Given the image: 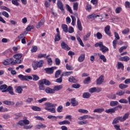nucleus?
<instances>
[{
	"mask_svg": "<svg viewBox=\"0 0 130 130\" xmlns=\"http://www.w3.org/2000/svg\"><path fill=\"white\" fill-rule=\"evenodd\" d=\"M45 110H47L49 112H51V113H55V112H56L55 108L53 107L57 106V104L47 102L45 103Z\"/></svg>",
	"mask_w": 130,
	"mask_h": 130,
	"instance_id": "1",
	"label": "nucleus"
},
{
	"mask_svg": "<svg viewBox=\"0 0 130 130\" xmlns=\"http://www.w3.org/2000/svg\"><path fill=\"white\" fill-rule=\"evenodd\" d=\"M0 90H2V92L5 93L7 92H9L10 95H15V93L14 92V89H13V87L11 86H9L7 84H3L0 86Z\"/></svg>",
	"mask_w": 130,
	"mask_h": 130,
	"instance_id": "2",
	"label": "nucleus"
},
{
	"mask_svg": "<svg viewBox=\"0 0 130 130\" xmlns=\"http://www.w3.org/2000/svg\"><path fill=\"white\" fill-rule=\"evenodd\" d=\"M94 47H100V50L102 51L103 53H106L109 51V49L103 45V42H97L94 44Z\"/></svg>",
	"mask_w": 130,
	"mask_h": 130,
	"instance_id": "3",
	"label": "nucleus"
},
{
	"mask_svg": "<svg viewBox=\"0 0 130 130\" xmlns=\"http://www.w3.org/2000/svg\"><path fill=\"white\" fill-rule=\"evenodd\" d=\"M44 64V61L40 60L38 61H34L32 63V67L34 71H36L38 68H42Z\"/></svg>",
	"mask_w": 130,
	"mask_h": 130,
	"instance_id": "4",
	"label": "nucleus"
},
{
	"mask_svg": "<svg viewBox=\"0 0 130 130\" xmlns=\"http://www.w3.org/2000/svg\"><path fill=\"white\" fill-rule=\"evenodd\" d=\"M115 39L113 41V47L114 49H116V44L117 43V40L120 39L119 35L117 32H114Z\"/></svg>",
	"mask_w": 130,
	"mask_h": 130,
	"instance_id": "5",
	"label": "nucleus"
},
{
	"mask_svg": "<svg viewBox=\"0 0 130 130\" xmlns=\"http://www.w3.org/2000/svg\"><path fill=\"white\" fill-rule=\"evenodd\" d=\"M4 66H9V64H12L15 66V62H14V59L13 58H10L6 59L3 61Z\"/></svg>",
	"mask_w": 130,
	"mask_h": 130,
	"instance_id": "6",
	"label": "nucleus"
},
{
	"mask_svg": "<svg viewBox=\"0 0 130 130\" xmlns=\"http://www.w3.org/2000/svg\"><path fill=\"white\" fill-rule=\"evenodd\" d=\"M18 77L21 81H28V80H32V77L28 75L24 76L22 74H20Z\"/></svg>",
	"mask_w": 130,
	"mask_h": 130,
	"instance_id": "7",
	"label": "nucleus"
},
{
	"mask_svg": "<svg viewBox=\"0 0 130 130\" xmlns=\"http://www.w3.org/2000/svg\"><path fill=\"white\" fill-rule=\"evenodd\" d=\"M55 69H56L55 67L47 68L44 69V71H45L46 74H48V75H52V74L54 73V70H55Z\"/></svg>",
	"mask_w": 130,
	"mask_h": 130,
	"instance_id": "8",
	"label": "nucleus"
},
{
	"mask_svg": "<svg viewBox=\"0 0 130 130\" xmlns=\"http://www.w3.org/2000/svg\"><path fill=\"white\" fill-rule=\"evenodd\" d=\"M104 82V75H101L98 79H96V84L101 85Z\"/></svg>",
	"mask_w": 130,
	"mask_h": 130,
	"instance_id": "9",
	"label": "nucleus"
},
{
	"mask_svg": "<svg viewBox=\"0 0 130 130\" xmlns=\"http://www.w3.org/2000/svg\"><path fill=\"white\" fill-rule=\"evenodd\" d=\"M61 47L62 49L64 50H67L69 51V50H71V48L69 47V45L67 44L64 42H62L61 43Z\"/></svg>",
	"mask_w": 130,
	"mask_h": 130,
	"instance_id": "10",
	"label": "nucleus"
},
{
	"mask_svg": "<svg viewBox=\"0 0 130 130\" xmlns=\"http://www.w3.org/2000/svg\"><path fill=\"white\" fill-rule=\"evenodd\" d=\"M25 86H15V92L18 93V94H22L23 92V88H25Z\"/></svg>",
	"mask_w": 130,
	"mask_h": 130,
	"instance_id": "11",
	"label": "nucleus"
},
{
	"mask_svg": "<svg viewBox=\"0 0 130 130\" xmlns=\"http://www.w3.org/2000/svg\"><path fill=\"white\" fill-rule=\"evenodd\" d=\"M88 118H91V119H94L95 117H92L89 115H85L78 118V120H83V119H87Z\"/></svg>",
	"mask_w": 130,
	"mask_h": 130,
	"instance_id": "12",
	"label": "nucleus"
},
{
	"mask_svg": "<svg viewBox=\"0 0 130 130\" xmlns=\"http://www.w3.org/2000/svg\"><path fill=\"white\" fill-rule=\"evenodd\" d=\"M57 6L58 9L61 11V12H63V11H64V9H63V4H62L61 1H58L57 3Z\"/></svg>",
	"mask_w": 130,
	"mask_h": 130,
	"instance_id": "13",
	"label": "nucleus"
},
{
	"mask_svg": "<svg viewBox=\"0 0 130 130\" xmlns=\"http://www.w3.org/2000/svg\"><path fill=\"white\" fill-rule=\"evenodd\" d=\"M40 81L42 82L43 85H45V86H50L51 85V82L46 79H41Z\"/></svg>",
	"mask_w": 130,
	"mask_h": 130,
	"instance_id": "14",
	"label": "nucleus"
},
{
	"mask_svg": "<svg viewBox=\"0 0 130 130\" xmlns=\"http://www.w3.org/2000/svg\"><path fill=\"white\" fill-rule=\"evenodd\" d=\"M105 32L107 35L108 36L111 37V32H110V25H107L105 27Z\"/></svg>",
	"mask_w": 130,
	"mask_h": 130,
	"instance_id": "15",
	"label": "nucleus"
},
{
	"mask_svg": "<svg viewBox=\"0 0 130 130\" xmlns=\"http://www.w3.org/2000/svg\"><path fill=\"white\" fill-rule=\"evenodd\" d=\"M77 28L79 31L83 30V26H82V22H81V20L80 18H78L77 19Z\"/></svg>",
	"mask_w": 130,
	"mask_h": 130,
	"instance_id": "16",
	"label": "nucleus"
},
{
	"mask_svg": "<svg viewBox=\"0 0 130 130\" xmlns=\"http://www.w3.org/2000/svg\"><path fill=\"white\" fill-rule=\"evenodd\" d=\"M129 116V113L127 112L125 113L123 117L121 116V122H123V121H125L128 118V117Z\"/></svg>",
	"mask_w": 130,
	"mask_h": 130,
	"instance_id": "17",
	"label": "nucleus"
},
{
	"mask_svg": "<svg viewBox=\"0 0 130 130\" xmlns=\"http://www.w3.org/2000/svg\"><path fill=\"white\" fill-rule=\"evenodd\" d=\"M45 91L47 94H54V90L50 87H47L45 89Z\"/></svg>",
	"mask_w": 130,
	"mask_h": 130,
	"instance_id": "18",
	"label": "nucleus"
},
{
	"mask_svg": "<svg viewBox=\"0 0 130 130\" xmlns=\"http://www.w3.org/2000/svg\"><path fill=\"white\" fill-rule=\"evenodd\" d=\"M105 110L103 108H97L94 110L93 112L94 113H102V112H104Z\"/></svg>",
	"mask_w": 130,
	"mask_h": 130,
	"instance_id": "19",
	"label": "nucleus"
},
{
	"mask_svg": "<svg viewBox=\"0 0 130 130\" xmlns=\"http://www.w3.org/2000/svg\"><path fill=\"white\" fill-rule=\"evenodd\" d=\"M117 108H113L109 109H107L105 110L106 113H115V111H116Z\"/></svg>",
	"mask_w": 130,
	"mask_h": 130,
	"instance_id": "20",
	"label": "nucleus"
},
{
	"mask_svg": "<svg viewBox=\"0 0 130 130\" xmlns=\"http://www.w3.org/2000/svg\"><path fill=\"white\" fill-rule=\"evenodd\" d=\"M119 121L121 122V117L120 116L117 117L115 119H114L112 124H116L117 123H118L119 122Z\"/></svg>",
	"mask_w": 130,
	"mask_h": 130,
	"instance_id": "21",
	"label": "nucleus"
},
{
	"mask_svg": "<svg viewBox=\"0 0 130 130\" xmlns=\"http://www.w3.org/2000/svg\"><path fill=\"white\" fill-rule=\"evenodd\" d=\"M69 82H70V83H76L78 82V80H77V79H76L75 77L70 76L69 79Z\"/></svg>",
	"mask_w": 130,
	"mask_h": 130,
	"instance_id": "22",
	"label": "nucleus"
},
{
	"mask_svg": "<svg viewBox=\"0 0 130 130\" xmlns=\"http://www.w3.org/2000/svg\"><path fill=\"white\" fill-rule=\"evenodd\" d=\"M90 36H91V31H88L86 35L83 36V40L84 41H88Z\"/></svg>",
	"mask_w": 130,
	"mask_h": 130,
	"instance_id": "23",
	"label": "nucleus"
},
{
	"mask_svg": "<svg viewBox=\"0 0 130 130\" xmlns=\"http://www.w3.org/2000/svg\"><path fill=\"white\" fill-rule=\"evenodd\" d=\"M39 89L40 90H45V86H44V84H43L40 80L39 81Z\"/></svg>",
	"mask_w": 130,
	"mask_h": 130,
	"instance_id": "24",
	"label": "nucleus"
},
{
	"mask_svg": "<svg viewBox=\"0 0 130 130\" xmlns=\"http://www.w3.org/2000/svg\"><path fill=\"white\" fill-rule=\"evenodd\" d=\"M119 60H120V61H128V60H129L130 58L129 57L127 56H124L123 57H121L119 58Z\"/></svg>",
	"mask_w": 130,
	"mask_h": 130,
	"instance_id": "25",
	"label": "nucleus"
},
{
	"mask_svg": "<svg viewBox=\"0 0 130 130\" xmlns=\"http://www.w3.org/2000/svg\"><path fill=\"white\" fill-rule=\"evenodd\" d=\"M61 89H62V85H55L53 88L54 92L55 93V91H59Z\"/></svg>",
	"mask_w": 130,
	"mask_h": 130,
	"instance_id": "26",
	"label": "nucleus"
},
{
	"mask_svg": "<svg viewBox=\"0 0 130 130\" xmlns=\"http://www.w3.org/2000/svg\"><path fill=\"white\" fill-rule=\"evenodd\" d=\"M44 18L42 19L38 23V24H37L36 25V28L37 29H39V28H40V27H41L42 26V25H43V24H44Z\"/></svg>",
	"mask_w": 130,
	"mask_h": 130,
	"instance_id": "27",
	"label": "nucleus"
},
{
	"mask_svg": "<svg viewBox=\"0 0 130 130\" xmlns=\"http://www.w3.org/2000/svg\"><path fill=\"white\" fill-rule=\"evenodd\" d=\"M61 28L65 33H68V32H69V27H68L67 24H62Z\"/></svg>",
	"mask_w": 130,
	"mask_h": 130,
	"instance_id": "28",
	"label": "nucleus"
},
{
	"mask_svg": "<svg viewBox=\"0 0 130 130\" xmlns=\"http://www.w3.org/2000/svg\"><path fill=\"white\" fill-rule=\"evenodd\" d=\"M71 104L74 107L79 105V103L76 100V98H73L71 99Z\"/></svg>",
	"mask_w": 130,
	"mask_h": 130,
	"instance_id": "29",
	"label": "nucleus"
},
{
	"mask_svg": "<svg viewBox=\"0 0 130 130\" xmlns=\"http://www.w3.org/2000/svg\"><path fill=\"white\" fill-rule=\"evenodd\" d=\"M85 54H82L79 57H78V61L79 62H83V60H85Z\"/></svg>",
	"mask_w": 130,
	"mask_h": 130,
	"instance_id": "30",
	"label": "nucleus"
},
{
	"mask_svg": "<svg viewBox=\"0 0 130 130\" xmlns=\"http://www.w3.org/2000/svg\"><path fill=\"white\" fill-rule=\"evenodd\" d=\"M58 124H59V125H63L64 124H71V122H70V121L65 120L64 121L59 122Z\"/></svg>",
	"mask_w": 130,
	"mask_h": 130,
	"instance_id": "31",
	"label": "nucleus"
},
{
	"mask_svg": "<svg viewBox=\"0 0 130 130\" xmlns=\"http://www.w3.org/2000/svg\"><path fill=\"white\" fill-rule=\"evenodd\" d=\"M82 97L85 99H89V98L91 97V94L89 92H84Z\"/></svg>",
	"mask_w": 130,
	"mask_h": 130,
	"instance_id": "32",
	"label": "nucleus"
},
{
	"mask_svg": "<svg viewBox=\"0 0 130 130\" xmlns=\"http://www.w3.org/2000/svg\"><path fill=\"white\" fill-rule=\"evenodd\" d=\"M93 36L94 37H97V39H99V40L100 39H102V37H103V36H102V34L100 32H98L96 33V34H94L93 35Z\"/></svg>",
	"mask_w": 130,
	"mask_h": 130,
	"instance_id": "33",
	"label": "nucleus"
},
{
	"mask_svg": "<svg viewBox=\"0 0 130 130\" xmlns=\"http://www.w3.org/2000/svg\"><path fill=\"white\" fill-rule=\"evenodd\" d=\"M19 1L20 0H12V4L16 7H19V6H20V3H19Z\"/></svg>",
	"mask_w": 130,
	"mask_h": 130,
	"instance_id": "34",
	"label": "nucleus"
},
{
	"mask_svg": "<svg viewBox=\"0 0 130 130\" xmlns=\"http://www.w3.org/2000/svg\"><path fill=\"white\" fill-rule=\"evenodd\" d=\"M90 82H91V77H87L83 81L84 84H86V85H88L89 83H90Z\"/></svg>",
	"mask_w": 130,
	"mask_h": 130,
	"instance_id": "35",
	"label": "nucleus"
},
{
	"mask_svg": "<svg viewBox=\"0 0 130 130\" xmlns=\"http://www.w3.org/2000/svg\"><path fill=\"white\" fill-rule=\"evenodd\" d=\"M4 104H6V105H15V103L14 102L9 101H5L3 102Z\"/></svg>",
	"mask_w": 130,
	"mask_h": 130,
	"instance_id": "36",
	"label": "nucleus"
},
{
	"mask_svg": "<svg viewBox=\"0 0 130 130\" xmlns=\"http://www.w3.org/2000/svg\"><path fill=\"white\" fill-rule=\"evenodd\" d=\"M116 105H118V102L115 101H111L110 103V106L112 107H113L114 106H116Z\"/></svg>",
	"mask_w": 130,
	"mask_h": 130,
	"instance_id": "37",
	"label": "nucleus"
},
{
	"mask_svg": "<svg viewBox=\"0 0 130 130\" xmlns=\"http://www.w3.org/2000/svg\"><path fill=\"white\" fill-rule=\"evenodd\" d=\"M31 109L34 110V111H41V108L36 106H32Z\"/></svg>",
	"mask_w": 130,
	"mask_h": 130,
	"instance_id": "38",
	"label": "nucleus"
},
{
	"mask_svg": "<svg viewBox=\"0 0 130 130\" xmlns=\"http://www.w3.org/2000/svg\"><path fill=\"white\" fill-rule=\"evenodd\" d=\"M121 69L122 71H123L124 69V66L123 64L121 63V62H118V69L119 70Z\"/></svg>",
	"mask_w": 130,
	"mask_h": 130,
	"instance_id": "39",
	"label": "nucleus"
},
{
	"mask_svg": "<svg viewBox=\"0 0 130 130\" xmlns=\"http://www.w3.org/2000/svg\"><path fill=\"white\" fill-rule=\"evenodd\" d=\"M77 41H78L80 45L82 46V47H84L85 45H84V43H83V41H82V39L80 37L77 38Z\"/></svg>",
	"mask_w": 130,
	"mask_h": 130,
	"instance_id": "40",
	"label": "nucleus"
},
{
	"mask_svg": "<svg viewBox=\"0 0 130 130\" xmlns=\"http://www.w3.org/2000/svg\"><path fill=\"white\" fill-rule=\"evenodd\" d=\"M79 8V3L77 2L73 4V10L74 11H78V9Z\"/></svg>",
	"mask_w": 130,
	"mask_h": 130,
	"instance_id": "41",
	"label": "nucleus"
},
{
	"mask_svg": "<svg viewBox=\"0 0 130 130\" xmlns=\"http://www.w3.org/2000/svg\"><path fill=\"white\" fill-rule=\"evenodd\" d=\"M74 72L73 71H69L64 72V77H69V76H71V75H73Z\"/></svg>",
	"mask_w": 130,
	"mask_h": 130,
	"instance_id": "42",
	"label": "nucleus"
},
{
	"mask_svg": "<svg viewBox=\"0 0 130 130\" xmlns=\"http://www.w3.org/2000/svg\"><path fill=\"white\" fill-rule=\"evenodd\" d=\"M124 94H125V92L122 90H118L116 92V95H117V96H123Z\"/></svg>",
	"mask_w": 130,
	"mask_h": 130,
	"instance_id": "43",
	"label": "nucleus"
},
{
	"mask_svg": "<svg viewBox=\"0 0 130 130\" xmlns=\"http://www.w3.org/2000/svg\"><path fill=\"white\" fill-rule=\"evenodd\" d=\"M71 17L72 19L71 24L72 25V26H75V25H76V17L73 15H71Z\"/></svg>",
	"mask_w": 130,
	"mask_h": 130,
	"instance_id": "44",
	"label": "nucleus"
},
{
	"mask_svg": "<svg viewBox=\"0 0 130 130\" xmlns=\"http://www.w3.org/2000/svg\"><path fill=\"white\" fill-rule=\"evenodd\" d=\"M66 7L67 11H68V12H69L70 14H73V10H72V8H71V6H70V5L68 4H66Z\"/></svg>",
	"mask_w": 130,
	"mask_h": 130,
	"instance_id": "45",
	"label": "nucleus"
},
{
	"mask_svg": "<svg viewBox=\"0 0 130 130\" xmlns=\"http://www.w3.org/2000/svg\"><path fill=\"white\" fill-rule=\"evenodd\" d=\"M14 58L15 59H21L22 58V54H16L13 56Z\"/></svg>",
	"mask_w": 130,
	"mask_h": 130,
	"instance_id": "46",
	"label": "nucleus"
},
{
	"mask_svg": "<svg viewBox=\"0 0 130 130\" xmlns=\"http://www.w3.org/2000/svg\"><path fill=\"white\" fill-rule=\"evenodd\" d=\"M119 102L120 103H123V104H126L128 103V101H127V100L125 99H121L119 100Z\"/></svg>",
	"mask_w": 130,
	"mask_h": 130,
	"instance_id": "47",
	"label": "nucleus"
},
{
	"mask_svg": "<svg viewBox=\"0 0 130 130\" xmlns=\"http://www.w3.org/2000/svg\"><path fill=\"white\" fill-rule=\"evenodd\" d=\"M127 87H128V85L123 84H120L119 85V88H120V89H126V88H127Z\"/></svg>",
	"mask_w": 130,
	"mask_h": 130,
	"instance_id": "48",
	"label": "nucleus"
},
{
	"mask_svg": "<svg viewBox=\"0 0 130 130\" xmlns=\"http://www.w3.org/2000/svg\"><path fill=\"white\" fill-rule=\"evenodd\" d=\"M63 110V107L62 106L60 105L57 108V111L59 113H60V112H62V110Z\"/></svg>",
	"mask_w": 130,
	"mask_h": 130,
	"instance_id": "49",
	"label": "nucleus"
},
{
	"mask_svg": "<svg viewBox=\"0 0 130 130\" xmlns=\"http://www.w3.org/2000/svg\"><path fill=\"white\" fill-rule=\"evenodd\" d=\"M78 112L80 113H84V114H87L89 111L87 110L83 109H80L78 110Z\"/></svg>",
	"mask_w": 130,
	"mask_h": 130,
	"instance_id": "50",
	"label": "nucleus"
},
{
	"mask_svg": "<svg viewBox=\"0 0 130 130\" xmlns=\"http://www.w3.org/2000/svg\"><path fill=\"white\" fill-rule=\"evenodd\" d=\"M100 58L103 60V62H106L107 61V59L105 57L104 55H101L100 56Z\"/></svg>",
	"mask_w": 130,
	"mask_h": 130,
	"instance_id": "51",
	"label": "nucleus"
},
{
	"mask_svg": "<svg viewBox=\"0 0 130 130\" xmlns=\"http://www.w3.org/2000/svg\"><path fill=\"white\" fill-rule=\"evenodd\" d=\"M32 80H33V81H38V80L40 79L39 76H38L37 75H32Z\"/></svg>",
	"mask_w": 130,
	"mask_h": 130,
	"instance_id": "52",
	"label": "nucleus"
},
{
	"mask_svg": "<svg viewBox=\"0 0 130 130\" xmlns=\"http://www.w3.org/2000/svg\"><path fill=\"white\" fill-rule=\"evenodd\" d=\"M66 68L68 71H73V70H74L73 67L72 66H69L68 63L66 64Z\"/></svg>",
	"mask_w": 130,
	"mask_h": 130,
	"instance_id": "53",
	"label": "nucleus"
},
{
	"mask_svg": "<svg viewBox=\"0 0 130 130\" xmlns=\"http://www.w3.org/2000/svg\"><path fill=\"white\" fill-rule=\"evenodd\" d=\"M61 38H60V34H56V35L55 36V39L54 41L55 42L56 41H59L60 40Z\"/></svg>",
	"mask_w": 130,
	"mask_h": 130,
	"instance_id": "54",
	"label": "nucleus"
},
{
	"mask_svg": "<svg viewBox=\"0 0 130 130\" xmlns=\"http://www.w3.org/2000/svg\"><path fill=\"white\" fill-rule=\"evenodd\" d=\"M87 123H88V120H87L78 122V124H80V125H83V124H87Z\"/></svg>",
	"mask_w": 130,
	"mask_h": 130,
	"instance_id": "55",
	"label": "nucleus"
},
{
	"mask_svg": "<svg viewBox=\"0 0 130 130\" xmlns=\"http://www.w3.org/2000/svg\"><path fill=\"white\" fill-rule=\"evenodd\" d=\"M72 87L74 89H79L81 87V85L79 84H74L72 85Z\"/></svg>",
	"mask_w": 130,
	"mask_h": 130,
	"instance_id": "56",
	"label": "nucleus"
},
{
	"mask_svg": "<svg viewBox=\"0 0 130 130\" xmlns=\"http://www.w3.org/2000/svg\"><path fill=\"white\" fill-rule=\"evenodd\" d=\"M61 73V70H58L55 73V78H58L60 74Z\"/></svg>",
	"mask_w": 130,
	"mask_h": 130,
	"instance_id": "57",
	"label": "nucleus"
},
{
	"mask_svg": "<svg viewBox=\"0 0 130 130\" xmlns=\"http://www.w3.org/2000/svg\"><path fill=\"white\" fill-rule=\"evenodd\" d=\"M126 48H127V46H125L121 47L119 49V52H120V53H121V52H122V51H123V50H125V49H126Z\"/></svg>",
	"mask_w": 130,
	"mask_h": 130,
	"instance_id": "58",
	"label": "nucleus"
},
{
	"mask_svg": "<svg viewBox=\"0 0 130 130\" xmlns=\"http://www.w3.org/2000/svg\"><path fill=\"white\" fill-rule=\"evenodd\" d=\"M130 31L129 28H126V29H124L122 31V33L123 35L127 34V33H129Z\"/></svg>",
	"mask_w": 130,
	"mask_h": 130,
	"instance_id": "59",
	"label": "nucleus"
},
{
	"mask_svg": "<svg viewBox=\"0 0 130 130\" xmlns=\"http://www.w3.org/2000/svg\"><path fill=\"white\" fill-rule=\"evenodd\" d=\"M122 9L121 8V7H117L115 9L116 14H119L120 13L121 11H122Z\"/></svg>",
	"mask_w": 130,
	"mask_h": 130,
	"instance_id": "60",
	"label": "nucleus"
},
{
	"mask_svg": "<svg viewBox=\"0 0 130 130\" xmlns=\"http://www.w3.org/2000/svg\"><path fill=\"white\" fill-rule=\"evenodd\" d=\"M32 127H33L32 125H24L23 126L24 129H30V128H32Z\"/></svg>",
	"mask_w": 130,
	"mask_h": 130,
	"instance_id": "61",
	"label": "nucleus"
},
{
	"mask_svg": "<svg viewBox=\"0 0 130 130\" xmlns=\"http://www.w3.org/2000/svg\"><path fill=\"white\" fill-rule=\"evenodd\" d=\"M56 66H59L60 64V60L58 58H56L55 59Z\"/></svg>",
	"mask_w": 130,
	"mask_h": 130,
	"instance_id": "62",
	"label": "nucleus"
},
{
	"mask_svg": "<svg viewBox=\"0 0 130 130\" xmlns=\"http://www.w3.org/2000/svg\"><path fill=\"white\" fill-rule=\"evenodd\" d=\"M46 56V54L40 53L38 55V58H42Z\"/></svg>",
	"mask_w": 130,
	"mask_h": 130,
	"instance_id": "63",
	"label": "nucleus"
},
{
	"mask_svg": "<svg viewBox=\"0 0 130 130\" xmlns=\"http://www.w3.org/2000/svg\"><path fill=\"white\" fill-rule=\"evenodd\" d=\"M125 7L128 9H130V3L128 1H126L125 2Z\"/></svg>",
	"mask_w": 130,
	"mask_h": 130,
	"instance_id": "64",
	"label": "nucleus"
}]
</instances>
